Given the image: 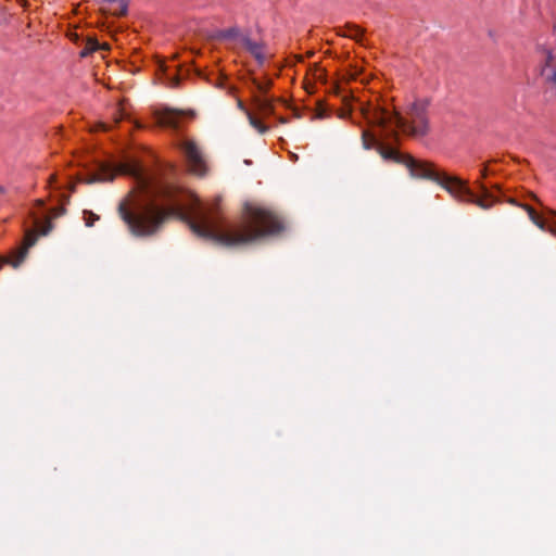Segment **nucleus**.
Masks as SVG:
<instances>
[{
	"label": "nucleus",
	"instance_id": "2",
	"mask_svg": "<svg viewBox=\"0 0 556 556\" xmlns=\"http://www.w3.org/2000/svg\"><path fill=\"white\" fill-rule=\"evenodd\" d=\"M362 144L366 150L377 147L382 159L405 165L412 177L429 179L438 184L460 202L472 203L482 210H489L498 201L482 181H477L478 188L481 191V197H479L468 188L466 180L444 172H438L430 162L418 161L410 154L401 153L395 149L384 147L378 142L377 137L368 129H363L362 131Z\"/></svg>",
	"mask_w": 556,
	"mask_h": 556
},
{
	"label": "nucleus",
	"instance_id": "13",
	"mask_svg": "<svg viewBox=\"0 0 556 556\" xmlns=\"http://www.w3.org/2000/svg\"><path fill=\"white\" fill-rule=\"evenodd\" d=\"M250 125L256 129L260 134H265L268 130V127L265 126L260 119L253 116L250 112H247Z\"/></svg>",
	"mask_w": 556,
	"mask_h": 556
},
{
	"label": "nucleus",
	"instance_id": "6",
	"mask_svg": "<svg viewBox=\"0 0 556 556\" xmlns=\"http://www.w3.org/2000/svg\"><path fill=\"white\" fill-rule=\"evenodd\" d=\"M544 65L541 68V78L544 84L543 96L549 102L556 99V60L552 51L544 54Z\"/></svg>",
	"mask_w": 556,
	"mask_h": 556
},
{
	"label": "nucleus",
	"instance_id": "17",
	"mask_svg": "<svg viewBox=\"0 0 556 556\" xmlns=\"http://www.w3.org/2000/svg\"><path fill=\"white\" fill-rule=\"evenodd\" d=\"M520 206L527 212V214L531 220H534V217H536L539 215L536 213V211L528 204H521Z\"/></svg>",
	"mask_w": 556,
	"mask_h": 556
},
{
	"label": "nucleus",
	"instance_id": "22",
	"mask_svg": "<svg viewBox=\"0 0 556 556\" xmlns=\"http://www.w3.org/2000/svg\"><path fill=\"white\" fill-rule=\"evenodd\" d=\"M350 114H351V113H350L349 111H343V110H342L341 112H339L338 116H339L340 118H346L348 116H350Z\"/></svg>",
	"mask_w": 556,
	"mask_h": 556
},
{
	"label": "nucleus",
	"instance_id": "11",
	"mask_svg": "<svg viewBox=\"0 0 556 556\" xmlns=\"http://www.w3.org/2000/svg\"><path fill=\"white\" fill-rule=\"evenodd\" d=\"M240 29L238 27H230L227 29L219 30L216 35L219 40H231L236 41L238 36L240 35Z\"/></svg>",
	"mask_w": 556,
	"mask_h": 556
},
{
	"label": "nucleus",
	"instance_id": "23",
	"mask_svg": "<svg viewBox=\"0 0 556 556\" xmlns=\"http://www.w3.org/2000/svg\"><path fill=\"white\" fill-rule=\"evenodd\" d=\"M480 174H481V178H485L489 174L488 167L486 166L482 167V169L480 170Z\"/></svg>",
	"mask_w": 556,
	"mask_h": 556
},
{
	"label": "nucleus",
	"instance_id": "14",
	"mask_svg": "<svg viewBox=\"0 0 556 556\" xmlns=\"http://www.w3.org/2000/svg\"><path fill=\"white\" fill-rule=\"evenodd\" d=\"M253 85L260 92L266 93L268 91V89L271 87L273 81H271V79H266L265 81H260L257 79H253Z\"/></svg>",
	"mask_w": 556,
	"mask_h": 556
},
{
	"label": "nucleus",
	"instance_id": "27",
	"mask_svg": "<svg viewBox=\"0 0 556 556\" xmlns=\"http://www.w3.org/2000/svg\"><path fill=\"white\" fill-rule=\"evenodd\" d=\"M4 188L2 186H0V194H3L4 193Z\"/></svg>",
	"mask_w": 556,
	"mask_h": 556
},
{
	"label": "nucleus",
	"instance_id": "3",
	"mask_svg": "<svg viewBox=\"0 0 556 556\" xmlns=\"http://www.w3.org/2000/svg\"><path fill=\"white\" fill-rule=\"evenodd\" d=\"M428 108L429 101L427 99H418L406 108L405 115L395 110L391 111L388 106L379 103L362 105L361 113L370 125L386 128L394 123L403 134L414 138H422L430 131Z\"/></svg>",
	"mask_w": 556,
	"mask_h": 556
},
{
	"label": "nucleus",
	"instance_id": "24",
	"mask_svg": "<svg viewBox=\"0 0 556 556\" xmlns=\"http://www.w3.org/2000/svg\"><path fill=\"white\" fill-rule=\"evenodd\" d=\"M326 116H327V114H326V112H325V109H321V108H320V109H319V111H318V117H319V118H324V117H326Z\"/></svg>",
	"mask_w": 556,
	"mask_h": 556
},
{
	"label": "nucleus",
	"instance_id": "4",
	"mask_svg": "<svg viewBox=\"0 0 556 556\" xmlns=\"http://www.w3.org/2000/svg\"><path fill=\"white\" fill-rule=\"evenodd\" d=\"M52 230V223L49 218L41 220L35 219V229H28L25 232L23 247L16 252V258L12 262L13 267H18L25 260L28 249L36 244L38 235L47 236Z\"/></svg>",
	"mask_w": 556,
	"mask_h": 556
},
{
	"label": "nucleus",
	"instance_id": "18",
	"mask_svg": "<svg viewBox=\"0 0 556 556\" xmlns=\"http://www.w3.org/2000/svg\"><path fill=\"white\" fill-rule=\"evenodd\" d=\"M85 214L89 215V217L85 219L86 220V226H88V227H91L93 225L94 220L99 219V216L96 215L92 212H85Z\"/></svg>",
	"mask_w": 556,
	"mask_h": 556
},
{
	"label": "nucleus",
	"instance_id": "12",
	"mask_svg": "<svg viewBox=\"0 0 556 556\" xmlns=\"http://www.w3.org/2000/svg\"><path fill=\"white\" fill-rule=\"evenodd\" d=\"M531 222L534 225H536L541 230L548 231L549 233L556 237V225H548L540 215L534 217V220Z\"/></svg>",
	"mask_w": 556,
	"mask_h": 556
},
{
	"label": "nucleus",
	"instance_id": "7",
	"mask_svg": "<svg viewBox=\"0 0 556 556\" xmlns=\"http://www.w3.org/2000/svg\"><path fill=\"white\" fill-rule=\"evenodd\" d=\"M155 118L159 126L177 129L179 126L180 113L175 110L166 109L156 113Z\"/></svg>",
	"mask_w": 556,
	"mask_h": 556
},
{
	"label": "nucleus",
	"instance_id": "16",
	"mask_svg": "<svg viewBox=\"0 0 556 556\" xmlns=\"http://www.w3.org/2000/svg\"><path fill=\"white\" fill-rule=\"evenodd\" d=\"M180 77L178 75L166 74V85L170 88H177L180 85Z\"/></svg>",
	"mask_w": 556,
	"mask_h": 556
},
{
	"label": "nucleus",
	"instance_id": "10",
	"mask_svg": "<svg viewBox=\"0 0 556 556\" xmlns=\"http://www.w3.org/2000/svg\"><path fill=\"white\" fill-rule=\"evenodd\" d=\"M256 108L264 114L273 113V101L267 97H254Z\"/></svg>",
	"mask_w": 556,
	"mask_h": 556
},
{
	"label": "nucleus",
	"instance_id": "1",
	"mask_svg": "<svg viewBox=\"0 0 556 556\" xmlns=\"http://www.w3.org/2000/svg\"><path fill=\"white\" fill-rule=\"evenodd\" d=\"M117 174L131 177L135 189L144 195L132 207L123 201L117 208L119 217L136 237L156 235L172 217L186 223L195 236L228 248L251 244L283 230L278 215L251 204L245 205L240 223H226L218 214L217 202L205 206L199 198L163 181L136 161L119 163L114 167L101 164L86 182L112 181Z\"/></svg>",
	"mask_w": 556,
	"mask_h": 556
},
{
	"label": "nucleus",
	"instance_id": "8",
	"mask_svg": "<svg viewBox=\"0 0 556 556\" xmlns=\"http://www.w3.org/2000/svg\"><path fill=\"white\" fill-rule=\"evenodd\" d=\"M339 35L363 42L364 30L357 25L346 24L339 29Z\"/></svg>",
	"mask_w": 556,
	"mask_h": 556
},
{
	"label": "nucleus",
	"instance_id": "25",
	"mask_svg": "<svg viewBox=\"0 0 556 556\" xmlns=\"http://www.w3.org/2000/svg\"><path fill=\"white\" fill-rule=\"evenodd\" d=\"M397 136H399V135H397V132H396L395 130H391V132H390V135H389V137H390V138H392V139H394V140H396V139H397Z\"/></svg>",
	"mask_w": 556,
	"mask_h": 556
},
{
	"label": "nucleus",
	"instance_id": "5",
	"mask_svg": "<svg viewBox=\"0 0 556 556\" xmlns=\"http://www.w3.org/2000/svg\"><path fill=\"white\" fill-rule=\"evenodd\" d=\"M184 152L189 170L200 177L207 173V164L200 147L193 140H182L178 144Z\"/></svg>",
	"mask_w": 556,
	"mask_h": 556
},
{
	"label": "nucleus",
	"instance_id": "20",
	"mask_svg": "<svg viewBox=\"0 0 556 556\" xmlns=\"http://www.w3.org/2000/svg\"><path fill=\"white\" fill-rule=\"evenodd\" d=\"M113 14L116 15V16H124V15H126L127 14V4L126 3H122L121 8L118 9V11H115Z\"/></svg>",
	"mask_w": 556,
	"mask_h": 556
},
{
	"label": "nucleus",
	"instance_id": "19",
	"mask_svg": "<svg viewBox=\"0 0 556 556\" xmlns=\"http://www.w3.org/2000/svg\"><path fill=\"white\" fill-rule=\"evenodd\" d=\"M245 40H251V38L248 34L241 31L235 42L241 45L244 48Z\"/></svg>",
	"mask_w": 556,
	"mask_h": 556
},
{
	"label": "nucleus",
	"instance_id": "15",
	"mask_svg": "<svg viewBox=\"0 0 556 556\" xmlns=\"http://www.w3.org/2000/svg\"><path fill=\"white\" fill-rule=\"evenodd\" d=\"M99 49V43L96 39H89L87 41V47L84 51H81V56H86L87 54Z\"/></svg>",
	"mask_w": 556,
	"mask_h": 556
},
{
	"label": "nucleus",
	"instance_id": "26",
	"mask_svg": "<svg viewBox=\"0 0 556 556\" xmlns=\"http://www.w3.org/2000/svg\"><path fill=\"white\" fill-rule=\"evenodd\" d=\"M238 106H239L242 111H244L245 113L248 112V111H247V109L244 108V105H243L242 101H238Z\"/></svg>",
	"mask_w": 556,
	"mask_h": 556
},
{
	"label": "nucleus",
	"instance_id": "9",
	"mask_svg": "<svg viewBox=\"0 0 556 556\" xmlns=\"http://www.w3.org/2000/svg\"><path fill=\"white\" fill-rule=\"evenodd\" d=\"M244 49H247L257 61L260 65L265 62L264 47L262 43L251 40H245Z\"/></svg>",
	"mask_w": 556,
	"mask_h": 556
},
{
	"label": "nucleus",
	"instance_id": "21",
	"mask_svg": "<svg viewBox=\"0 0 556 556\" xmlns=\"http://www.w3.org/2000/svg\"><path fill=\"white\" fill-rule=\"evenodd\" d=\"M65 213V208L64 207H55L52 212V216L53 217H59L61 215H63Z\"/></svg>",
	"mask_w": 556,
	"mask_h": 556
}]
</instances>
